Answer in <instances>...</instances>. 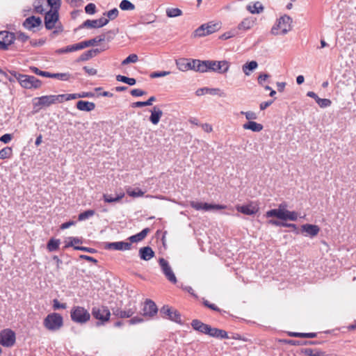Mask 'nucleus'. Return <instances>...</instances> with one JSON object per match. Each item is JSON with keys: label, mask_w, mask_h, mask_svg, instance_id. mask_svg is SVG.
I'll return each instance as SVG.
<instances>
[{"label": "nucleus", "mask_w": 356, "mask_h": 356, "mask_svg": "<svg viewBox=\"0 0 356 356\" xmlns=\"http://www.w3.org/2000/svg\"><path fill=\"white\" fill-rule=\"evenodd\" d=\"M44 326L50 331H57L63 326V318L58 313H51L44 319Z\"/></svg>", "instance_id": "nucleus-1"}, {"label": "nucleus", "mask_w": 356, "mask_h": 356, "mask_svg": "<svg viewBox=\"0 0 356 356\" xmlns=\"http://www.w3.org/2000/svg\"><path fill=\"white\" fill-rule=\"evenodd\" d=\"M291 23L292 19L289 16L285 15L281 17L278 19L277 24L273 26L271 33L273 35L286 34L291 29Z\"/></svg>", "instance_id": "nucleus-2"}, {"label": "nucleus", "mask_w": 356, "mask_h": 356, "mask_svg": "<svg viewBox=\"0 0 356 356\" xmlns=\"http://www.w3.org/2000/svg\"><path fill=\"white\" fill-rule=\"evenodd\" d=\"M70 317L73 322L84 324L90 318V314L87 309L81 306H74L70 312Z\"/></svg>", "instance_id": "nucleus-3"}, {"label": "nucleus", "mask_w": 356, "mask_h": 356, "mask_svg": "<svg viewBox=\"0 0 356 356\" xmlns=\"http://www.w3.org/2000/svg\"><path fill=\"white\" fill-rule=\"evenodd\" d=\"M159 314L163 318L170 320L179 325L184 324V323L181 321V316L180 312L178 310L168 305H163L160 309Z\"/></svg>", "instance_id": "nucleus-4"}, {"label": "nucleus", "mask_w": 356, "mask_h": 356, "mask_svg": "<svg viewBox=\"0 0 356 356\" xmlns=\"http://www.w3.org/2000/svg\"><path fill=\"white\" fill-rule=\"evenodd\" d=\"M220 29L219 23L209 22L203 24L195 30L193 34L195 37H204L218 31Z\"/></svg>", "instance_id": "nucleus-5"}, {"label": "nucleus", "mask_w": 356, "mask_h": 356, "mask_svg": "<svg viewBox=\"0 0 356 356\" xmlns=\"http://www.w3.org/2000/svg\"><path fill=\"white\" fill-rule=\"evenodd\" d=\"M62 97L60 95L42 96L35 98L33 99V104L35 106H49L57 102L61 103Z\"/></svg>", "instance_id": "nucleus-6"}, {"label": "nucleus", "mask_w": 356, "mask_h": 356, "mask_svg": "<svg viewBox=\"0 0 356 356\" xmlns=\"http://www.w3.org/2000/svg\"><path fill=\"white\" fill-rule=\"evenodd\" d=\"M15 340V333L11 329H3L0 332V344L2 346L10 348L14 346Z\"/></svg>", "instance_id": "nucleus-7"}, {"label": "nucleus", "mask_w": 356, "mask_h": 356, "mask_svg": "<svg viewBox=\"0 0 356 356\" xmlns=\"http://www.w3.org/2000/svg\"><path fill=\"white\" fill-rule=\"evenodd\" d=\"M92 315L93 317L101 321V324H104L109 321L111 312L106 306L94 307L92 309ZM97 325H100L97 323Z\"/></svg>", "instance_id": "nucleus-8"}, {"label": "nucleus", "mask_w": 356, "mask_h": 356, "mask_svg": "<svg viewBox=\"0 0 356 356\" xmlns=\"http://www.w3.org/2000/svg\"><path fill=\"white\" fill-rule=\"evenodd\" d=\"M229 63L227 60H207L208 71L218 72L219 74L226 73L229 68Z\"/></svg>", "instance_id": "nucleus-9"}, {"label": "nucleus", "mask_w": 356, "mask_h": 356, "mask_svg": "<svg viewBox=\"0 0 356 356\" xmlns=\"http://www.w3.org/2000/svg\"><path fill=\"white\" fill-rule=\"evenodd\" d=\"M157 313L158 308L155 302L150 299H146L140 312L141 316L149 319L152 318Z\"/></svg>", "instance_id": "nucleus-10"}, {"label": "nucleus", "mask_w": 356, "mask_h": 356, "mask_svg": "<svg viewBox=\"0 0 356 356\" xmlns=\"http://www.w3.org/2000/svg\"><path fill=\"white\" fill-rule=\"evenodd\" d=\"M59 9L51 8L44 15V26L47 30H51L55 27L56 23L59 19Z\"/></svg>", "instance_id": "nucleus-11"}, {"label": "nucleus", "mask_w": 356, "mask_h": 356, "mask_svg": "<svg viewBox=\"0 0 356 356\" xmlns=\"http://www.w3.org/2000/svg\"><path fill=\"white\" fill-rule=\"evenodd\" d=\"M128 307L125 309H122L119 307H115L112 309L113 315L120 318H127L131 317L137 311V307L135 304L131 305L129 303Z\"/></svg>", "instance_id": "nucleus-12"}, {"label": "nucleus", "mask_w": 356, "mask_h": 356, "mask_svg": "<svg viewBox=\"0 0 356 356\" xmlns=\"http://www.w3.org/2000/svg\"><path fill=\"white\" fill-rule=\"evenodd\" d=\"M190 206L197 211L202 209L205 211H209L212 209L220 210L227 208V206L223 204H209L207 202L202 203L195 201H191Z\"/></svg>", "instance_id": "nucleus-13"}, {"label": "nucleus", "mask_w": 356, "mask_h": 356, "mask_svg": "<svg viewBox=\"0 0 356 356\" xmlns=\"http://www.w3.org/2000/svg\"><path fill=\"white\" fill-rule=\"evenodd\" d=\"M15 39L13 33L7 31H0V50H7Z\"/></svg>", "instance_id": "nucleus-14"}, {"label": "nucleus", "mask_w": 356, "mask_h": 356, "mask_svg": "<svg viewBox=\"0 0 356 356\" xmlns=\"http://www.w3.org/2000/svg\"><path fill=\"white\" fill-rule=\"evenodd\" d=\"M102 247L108 250H128L131 248V243L125 241L104 242Z\"/></svg>", "instance_id": "nucleus-15"}, {"label": "nucleus", "mask_w": 356, "mask_h": 356, "mask_svg": "<svg viewBox=\"0 0 356 356\" xmlns=\"http://www.w3.org/2000/svg\"><path fill=\"white\" fill-rule=\"evenodd\" d=\"M159 265L161 268L162 272L166 277V278L172 283L175 284L177 282V278L172 270L168 261L163 258H160L159 260Z\"/></svg>", "instance_id": "nucleus-16"}, {"label": "nucleus", "mask_w": 356, "mask_h": 356, "mask_svg": "<svg viewBox=\"0 0 356 356\" xmlns=\"http://www.w3.org/2000/svg\"><path fill=\"white\" fill-rule=\"evenodd\" d=\"M108 23V19L104 17H101L98 19H87L86 20L79 28H90V29H97L102 28L104 26L106 25Z\"/></svg>", "instance_id": "nucleus-17"}, {"label": "nucleus", "mask_w": 356, "mask_h": 356, "mask_svg": "<svg viewBox=\"0 0 356 356\" xmlns=\"http://www.w3.org/2000/svg\"><path fill=\"white\" fill-rule=\"evenodd\" d=\"M24 27L33 31H35V28H39L40 30L42 28V20L40 17L32 15L24 21Z\"/></svg>", "instance_id": "nucleus-18"}, {"label": "nucleus", "mask_w": 356, "mask_h": 356, "mask_svg": "<svg viewBox=\"0 0 356 356\" xmlns=\"http://www.w3.org/2000/svg\"><path fill=\"white\" fill-rule=\"evenodd\" d=\"M42 85V81L35 77L34 76L24 74V88L31 89V88H39Z\"/></svg>", "instance_id": "nucleus-19"}, {"label": "nucleus", "mask_w": 356, "mask_h": 356, "mask_svg": "<svg viewBox=\"0 0 356 356\" xmlns=\"http://www.w3.org/2000/svg\"><path fill=\"white\" fill-rule=\"evenodd\" d=\"M0 74L3 75L10 82L17 81L20 86H22V74L20 73L15 70H8V72H6L0 68Z\"/></svg>", "instance_id": "nucleus-20"}, {"label": "nucleus", "mask_w": 356, "mask_h": 356, "mask_svg": "<svg viewBox=\"0 0 356 356\" xmlns=\"http://www.w3.org/2000/svg\"><path fill=\"white\" fill-rule=\"evenodd\" d=\"M302 232H305V236L314 237L317 236L320 232V227L316 225L305 224L301 226Z\"/></svg>", "instance_id": "nucleus-21"}, {"label": "nucleus", "mask_w": 356, "mask_h": 356, "mask_svg": "<svg viewBox=\"0 0 356 356\" xmlns=\"http://www.w3.org/2000/svg\"><path fill=\"white\" fill-rule=\"evenodd\" d=\"M191 325L194 330L204 334H207L210 327L209 325L204 323L198 319H193L191 321Z\"/></svg>", "instance_id": "nucleus-22"}, {"label": "nucleus", "mask_w": 356, "mask_h": 356, "mask_svg": "<svg viewBox=\"0 0 356 356\" xmlns=\"http://www.w3.org/2000/svg\"><path fill=\"white\" fill-rule=\"evenodd\" d=\"M236 210L243 214L251 216L256 214L259 211V207L250 204L247 205L237 206Z\"/></svg>", "instance_id": "nucleus-23"}, {"label": "nucleus", "mask_w": 356, "mask_h": 356, "mask_svg": "<svg viewBox=\"0 0 356 356\" xmlns=\"http://www.w3.org/2000/svg\"><path fill=\"white\" fill-rule=\"evenodd\" d=\"M192 70L198 72H208L207 60H200L197 59H192Z\"/></svg>", "instance_id": "nucleus-24"}, {"label": "nucleus", "mask_w": 356, "mask_h": 356, "mask_svg": "<svg viewBox=\"0 0 356 356\" xmlns=\"http://www.w3.org/2000/svg\"><path fill=\"white\" fill-rule=\"evenodd\" d=\"M284 343L291 346H308V345H320L323 343L321 341H300L293 339H284Z\"/></svg>", "instance_id": "nucleus-25"}, {"label": "nucleus", "mask_w": 356, "mask_h": 356, "mask_svg": "<svg viewBox=\"0 0 356 356\" xmlns=\"http://www.w3.org/2000/svg\"><path fill=\"white\" fill-rule=\"evenodd\" d=\"M139 257L144 261H149L155 256V253L149 246L140 248L139 250Z\"/></svg>", "instance_id": "nucleus-26"}, {"label": "nucleus", "mask_w": 356, "mask_h": 356, "mask_svg": "<svg viewBox=\"0 0 356 356\" xmlns=\"http://www.w3.org/2000/svg\"><path fill=\"white\" fill-rule=\"evenodd\" d=\"M76 107L79 111L90 112L95 108V104L88 101L79 100L76 102Z\"/></svg>", "instance_id": "nucleus-27"}, {"label": "nucleus", "mask_w": 356, "mask_h": 356, "mask_svg": "<svg viewBox=\"0 0 356 356\" xmlns=\"http://www.w3.org/2000/svg\"><path fill=\"white\" fill-rule=\"evenodd\" d=\"M150 112L151 115L149 118V121L153 124H157L163 115V111L156 106H155L150 110Z\"/></svg>", "instance_id": "nucleus-28"}, {"label": "nucleus", "mask_w": 356, "mask_h": 356, "mask_svg": "<svg viewBox=\"0 0 356 356\" xmlns=\"http://www.w3.org/2000/svg\"><path fill=\"white\" fill-rule=\"evenodd\" d=\"M191 60L192 59L179 58L176 60V65L178 69L183 72L192 70Z\"/></svg>", "instance_id": "nucleus-29"}, {"label": "nucleus", "mask_w": 356, "mask_h": 356, "mask_svg": "<svg viewBox=\"0 0 356 356\" xmlns=\"http://www.w3.org/2000/svg\"><path fill=\"white\" fill-rule=\"evenodd\" d=\"M254 24V20L252 17L245 18L237 26L238 30L243 31L250 29Z\"/></svg>", "instance_id": "nucleus-30"}, {"label": "nucleus", "mask_w": 356, "mask_h": 356, "mask_svg": "<svg viewBox=\"0 0 356 356\" xmlns=\"http://www.w3.org/2000/svg\"><path fill=\"white\" fill-rule=\"evenodd\" d=\"M149 232H150L149 228H148V227L145 228L140 232H139L135 235L131 236L129 238V240L130 241L131 243L141 241L147 236V234Z\"/></svg>", "instance_id": "nucleus-31"}, {"label": "nucleus", "mask_w": 356, "mask_h": 356, "mask_svg": "<svg viewBox=\"0 0 356 356\" xmlns=\"http://www.w3.org/2000/svg\"><path fill=\"white\" fill-rule=\"evenodd\" d=\"M244 129L251 130L254 132L261 131L264 127L261 124L257 123L254 121H248L243 125Z\"/></svg>", "instance_id": "nucleus-32"}, {"label": "nucleus", "mask_w": 356, "mask_h": 356, "mask_svg": "<svg viewBox=\"0 0 356 356\" xmlns=\"http://www.w3.org/2000/svg\"><path fill=\"white\" fill-rule=\"evenodd\" d=\"M300 353L306 356H325V352L317 348H302Z\"/></svg>", "instance_id": "nucleus-33"}, {"label": "nucleus", "mask_w": 356, "mask_h": 356, "mask_svg": "<svg viewBox=\"0 0 356 356\" xmlns=\"http://www.w3.org/2000/svg\"><path fill=\"white\" fill-rule=\"evenodd\" d=\"M285 207H286V205L281 204H280L278 209H270V210L268 211L266 213V216L267 218L275 217V218L281 220L282 216V212H283V208Z\"/></svg>", "instance_id": "nucleus-34"}, {"label": "nucleus", "mask_w": 356, "mask_h": 356, "mask_svg": "<svg viewBox=\"0 0 356 356\" xmlns=\"http://www.w3.org/2000/svg\"><path fill=\"white\" fill-rule=\"evenodd\" d=\"M60 244V240L58 238H51L47 243V249L49 252H54L58 250Z\"/></svg>", "instance_id": "nucleus-35"}, {"label": "nucleus", "mask_w": 356, "mask_h": 356, "mask_svg": "<svg viewBox=\"0 0 356 356\" xmlns=\"http://www.w3.org/2000/svg\"><path fill=\"white\" fill-rule=\"evenodd\" d=\"M284 208L285 207L283 208V212L281 220L284 221L287 220L296 221L298 219L297 213L296 211H290L289 210L285 209Z\"/></svg>", "instance_id": "nucleus-36"}, {"label": "nucleus", "mask_w": 356, "mask_h": 356, "mask_svg": "<svg viewBox=\"0 0 356 356\" xmlns=\"http://www.w3.org/2000/svg\"><path fill=\"white\" fill-rule=\"evenodd\" d=\"M220 90L219 88H203L197 90L196 93L197 95H202L204 93H209L211 95H219L220 96H224V93H219Z\"/></svg>", "instance_id": "nucleus-37"}, {"label": "nucleus", "mask_w": 356, "mask_h": 356, "mask_svg": "<svg viewBox=\"0 0 356 356\" xmlns=\"http://www.w3.org/2000/svg\"><path fill=\"white\" fill-rule=\"evenodd\" d=\"M247 10L252 14H259L263 11L264 7L259 1H257L252 5H248Z\"/></svg>", "instance_id": "nucleus-38"}, {"label": "nucleus", "mask_w": 356, "mask_h": 356, "mask_svg": "<svg viewBox=\"0 0 356 356\" xmlns=\"http://www.w3.org/2000/svg\"><path fill=\"white\" fill-rule=\"evenodd\" d=\"M124 197V193L121 192L116 195L115 197H113L111 195L104 194L103 200L105 202L113 203L122 200Z\"/></svg>", "instance_id": "nucleus-39"}, {"label": "nucleus", "mask_w": 356, "mask_h": 356, "mask_svg": "<svg viewBox=\"0 0 356 356\" xmlns=\"http://www.w3.org/2000/svg\"><path fill=\"white\" fill-rule=\"evenodd\" d=\"M258 66V64L257 61L252 60L250 62L246 63L245 65H243V72L245 75H249L250 72H252Z\"/></svg>", "instance_id": "nucleus-40"}, {"label": "nucleus", "mask_w": 356, "mask_h": 356, "mask_svg": "<svg viewBox=\"0 0 356 356\" xmlns=\"http://www.w3.org/2000/svg\"><path fill=\"white\" fill-rule=\"evenodd\" d=\"M126 193L128 195L132 197H138L144 195L145 192L143 191L139 188H136L133 189L131 187L129 186L126 188Z\"/></svg>", "instance_id": "nucleus-41"}, {"label": "nucleus", "mask_w": 356, "mask_h": 356, "mask_svg": "<svg viewBox=\"0 0 356 356\" xmlns=\"http://www.w3.org/2000/svg\"><path fill=\"white\" fill-rule=\"evenodd\" d=\"M202 304L204 307H208L213 311L219 312L222 315L227 313L226 311L220 309L215 304L210 303L207 300L203 299Z\"/></svg>", "instance_id": "nucleus-42"}, {"label": "nucleus", "mask_w": 356, "mask_h": 356, "mask_svg": "<svg viewBox=\"0 0 356 356\" xmlns=\"http://www.w3.org/2000/svg\"><path fill=\"white\" fill-rule=\"evenodd\" d=\"M202 304L204 307H208L213 311L219 312L222 315L227 313L226 311L220 309L215 304L210 303L207 300L203 299Z\"/></svg>", "instance_id": "nucleus-43"}, {"label": "nucleus", "mask_w": 356, "mask_h": 356, "mask_svg": "<svg viewBox=\"0 0 356 356\" xmlns=\"http://www.w3.org/2000/svg\"><path fill=\"white\" fill-rule=\"evenodd\" d=\"M116 80L120 82L127 83L129 86H134L136 83V80L134 78H129L123 75H117Z\"/></svg>", "instance_id": "nucleus-44"}, {"label": "nucleus", "mask_w": 356, "mask_h": 356, "mask_svg": "<svg viewBox=\"0 0 356 356\" xmlns=\"http://www.w3.org/2000/svg\"><path fill=\"white\" fill-rule=\"evenodd\" d=\"M72 75L70 73H51L49 78L58 79L61 81H68Z\"/></svg>", "instance_id": "nucleus-45"}, {"label": "nucleus", "mask_w": 356, "mask_h": 356, "mask_svg": "<svg viewBox=\"0 0 356 356\" xmlns=\"http://www.w3.org/2000/svg\"><path fill=\"white\" fill-rule=\"evenodd\" d=\"M45 0H35L33 2V10L36 13L42 14L44 11L43 9V3Z\"/></svg>", "instance_id": "nucleus-46"}, {"label": "nucleus", "mask_w": 356, "mask_h": 356, "mask_svg": "<svg viewBox=\"0 0 356 356\" xmlns=\"http://www.w3.org/2000/svg\"><path fill=\"white\" fill-rule=\"evenodd\" d=\"M181 10L177 8H169L166 10V15L168 17H176L181 16Z\"/></svg>", "instance_id": "nucleus-47"}, {"label": "nucleus", "mask_w": 356, "mask_h": 356, "mask_svg": "<svg viewBox=\"0 0 356 356\" xmlns=\"http://www.w3.org/2000/svg\"><path fill=\"white\" fill-rule=\"evenodd\" d=\"M95 211L93 209L86 210V211L79 214L78 220L79 221L85 220L86 219H88L90 217H92L95 215Z\"/></svg>", "instance_id": "nucleus-48"}, {"label": "nucleus", "mask_w": 356, "mask_h": 356, "mask_svg": "<svg viewBox=\"0 0 356 356\" xmlns=\"http://www.w3.org/2000/svg\"><path fill=\"white\" fill-rule=\"evenodd\" d=\"M120 8L122 10H133L135 6L129 0H122L120 3Z\"/></svg>", "instance_id": "nucleus-49"}, {"label": "nucleus", "mask_w": 356, "mask_h": 356, "mask_svg": "<svg viewBox=\"0 0 356 356\" xmlns=\"http://www.w3.org/2000/svg\"><path fill=\"white\" fill-rule=\"evenodd\" d=\"M13 149L10 147H6L0 150V159H6L10 157Z\"/></svg>", "instance_id": "nucleus-50"}, {"label": "nucleus", "mask_w": 356, "mask_h": 356, "mask_svg": "<svg viewBox=\"0 0 356 356\" xmlns=\"http://www.w3.org/2000/svg\"><path fill=\"white\" fill-rule=\"evenodd\" d=\"M138 60V56L135 54L129 55L124 60H122V65H126L131 63H136Z\"/></svg>", "instance_id": "nucleus-51"}, {"label": "nucleus", "mask_w": 356, "mask_h": 356, "mask_svg": "<svg viewBox=\"0 0 356 356\" xmlns=\"http://www.w3.org/2000/svg\"><path fill=\"white\" fill-rule=\"evenodd\" d=\"M93 58L92 53L90 52V50L86 51L83 52L77 59L76 62H83L90 60V58Z\"/></svg>", "instance_id": "nucleus-52"}, {"label": "nucleus", "mask_w": 356, "mask_h": 356, "mask_svg": "<svg viewBox=\"0 0 356 356\" xmlns=\"http://www.w3.org/2000/svg\"><path fill=\"white\" fill-rule=\"evenodd\" d=\"M118 14H119V11L116 8H113V9L110 10L109 11L104 13V15L107 16V17L108 18V20L109 19H111V20L115 19L118 16Z\"/></svg>", "instance_id": "nucleus-53"}, {"label": "nucleus", "mask_w": 356, "mask_h": 356, "mask_svg": "<svg viewBox=\"0 0 356 356\" xmlns=\"http://www.w3.org/2000/svg\"><path fill=\"white\" fill-rule=\"evenodd\" d=\"M62 97V102L64 101H70L72 99H76L80 98V93H73V94H63L60 95Z\"/></svg>", "instance_id": "nucleus-54"}, {"label": "nucleus", "mask_w": 356, "mask_h": 356, "mask_svg": "<svg viewBox=\"0 0 356 356\" xmlns=\"http://www.w3.org/2000/svg\"><path fill=\"white\" fill-rule=\"evenodd\" d=\"M144 318L145 317H143V316H136L131 318V319L127 321L126 323H127L129 325H136V324L141 323L145 321Z\"/></svg>", "instance_id": "nucleus-55"}, {"label": "nucleus", "mask_w": 356, "mask_h": 356, "mask_svg": "<svg viewBox=\"0 0 356 356\" xmlns=\"http://www.w3.org/2000/svg\"><path fill=\"white\" fill-rule=\"evenodd\" d=\"M170 74V71H156L150 74L149 76L152 79L163 77Z\"/></svg>", "instance_id": "nucleus-56"}, {"label": "nucleus", "mask_w": 356, "mask_h": 356, "mask_svg": "<svg viewBox=\"0 0 356 356\" xmlns=\"http://www.w3.org/2000/svg\"><path fill=\"white\" fill-rule=\"evenodd\" d=\"M31 70L33 72H34L35 74H36L38 75L49 78V75H50L49 72L42 71V70H39L38 68H37L36 67H31Z\"/></svg>", "instance_id": "nucleus-57"}, {"label": "nucleus", "mask_w": 356, "mask_h": 356, "mask_svg": "<svg viewBox=\"0 0 356 356\" xmlns=\"http://www.w3.org/2000/svg\"><path fill=\"white\" fill-rule=\"evenodd\" d=\"M85 12L89 15H93L96 13V6L93 3L87 4L85 7Z\"/></svg>", "instance_id": "nucleus-58"}, {"label": "nucleus", "mask_w": 356, "mask_h": 356, "mask_svg": "<svg viewBox=\"0 0 356 356\" xmlns=\"http://www.w3.org/2000/svg\"><path fill=\"white\" fill-rule=\"evenodd\" d=\"M74 250H80V251L91 253V254H94L97 252V250L95 248H88V247H84V246L74 247Z\"/></svg>", "instance_id": "nucleus-59"}, {"label": "nucleus", "mask_w": 356, "mask_h": 356, "mask_svg": "<svg viewBox=\"0 0 356 356\" xmlns=\"http://www.w3.org/2000/svg\"><path fill=\"white\" fill-rule=\"evenodd\" d=\"M83 49L81 42L67 46L68 53Z\"/></svg>", "instance_id": "nucleus-60"}, {"label": "nucleus", "mask_w": 356, "mask_h": 356, "mask_svg": "<svg viewBox=\"0 0 356 356\" xmlns=\"http://www.w3.org/2000/svg\"><path fill=\"white\" fill-rule=\"evenodd\" d=\"M156 16L152 14H149L147 15L145 17L141 18V23L142 24H150L155 21Z\"/></svg>", "instance_id": "nucleus-61"}, {"label": "nucleus", "mask_w": 356, "mask_h": 356, "mask_svg": "<svg viewBox=\"0 0 356 356\" xmlns=\"http://www.w3.org/2000/svg\"><path fill=\"white\" fill-rule=\"evenodd\" d=\"M81 43L82 45V48L84 49L86 47L94 46V45L97 44V42L96 39L94 38L88 40L82 41V42H81Z\"/></svg>", "instance_id": "nucleus-62"}, {"label": "nucleus", "mask_w": 356, "mask_h": 356, "mask_svg": "<svg viewBox=\"0 0 356 356\" xmlns=\"http://www.w3.org/2000/svg\"><path fill=\"white\" fill-rule=\"evenodd\" d=\"M241 113L242 115H245L247 120L249 121H252V120H256L257 118V115L254 112L252 111H241Z\"/></svg>", "instance_id": "nucleus-63"}, {"label": "nucleus", "mask_w": 356, "mask_h": 356, "mask_svg": "<svg viewBox=\"0 0 356 356\" xmlns=\"http://www.w3.org/2000/svg\"><path fill=\"white\" fill-rule=\"evenodd\" d=\"M48 6L51 8L59 9L60 7V0H46Z\"/></svg>", "instance_id": "nucleus-64"}]
</instances>
